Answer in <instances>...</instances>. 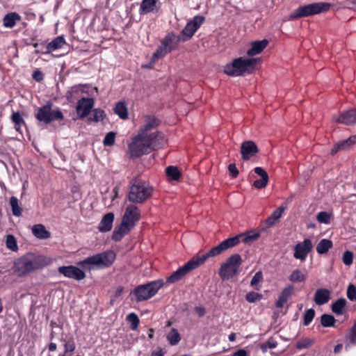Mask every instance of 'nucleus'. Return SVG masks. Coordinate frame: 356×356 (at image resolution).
Wrapping results in <instances>:
<instances>
[{"instance_id":"obj_32","label":"nucleus","mask_w":356,"mask_h":356,"mask_svg":"<svg viewBox=\"0 0 356 356\" xmlns=\"http://www.w3.org/2000/svg\"><path fill=\"white\" fill-rule=\"evenodd\" d=\"M170 52V51L168 50V48L161 42V44L152 55L151 63H155L159 58L164 57Z\"/></svg>"},{"instance_id":"obj_24","label":"nucleus","mask_w":356,"mask_h":356,"mask_svg":"<svg viewBox=\"0 0 356 356\" xmlns=\"http://www.w3.org/2000/svg\"><path fill=\"white\" fill-rule=\"evenodd\" d=\"M180 42L179 36L175 35L171 32L168 33L164 38L161 40V42L168 48V50L172 51L175 49Z\"/></svg>"},{"instance_id":"obj_62","label":"nucleus","mask_w":356,"mask_h":356,"mask_svg":"<svg viewBox=\"0 0 356 356\" xmlns=\"http://www.w3.org/2000/svg\"><path fill=\"white\" fill-rule=\"evenodd\" d=\"M232 356H247V352L243 349H241L235 352Z\"/></svg>"},{"instance_id":"obj_12","label":"nucleus","mask_w":356,"mask_h":356,"mask_svg":"<svg viewBox=\"0 0 356 356\" xmlns=\"http://www.w3.org/2000/svg\"><path fill=\"white\" fill-rule=\"evenodd\" d=\"M204 21L205 17L202 15H196L189 21L181 32V35L184 37L183 40H190Z\"/></svg>"},{"instance_id":"obj_27","label":"nucleus","mask_w":356,"mask_h":356,"mask_svg":"<svg viewBox=\"0 0 356 356\" xmlns=\"http://www.w3.org/2000/svg\"><path fill=\"white\" fill-rule=\"evenodd\" d=\"M65 44V40L63 36H58L46 46L44 54H50L52 51L61 49Z\"/></svg>"},{"instance_id":"obj_8","label":"nucleus","mask_w":356,"mask_h":356,"mask_svg":"<svg viewBox=\"0 0 356 356\" xmlns=\"http://www.w3.org/2000/svg\"><path fill=\"white\" fill-rule=\"evenodd\" d=\"M332 5L327 2H316L298 7L289 16L290 19L307 17L314 15L326 13Z\"/></svg>"},{"instance_id":"obj_42","label":"nucleus","mask_w":356,"mask_h":356,"mask_svg":"<svg viewBox=\"0 0 356 356\" xmlns=\"http://www.w3.org/2000/svg\"><path fill=\"white\" fill-rule=\"evenodd\" d=\"M127 321L130 323L131 329L136 330L138 327L140 320L138 316L135 313L129 314L127 316Z\"/></svg>"},{"instance_id":"obj_44","label":"nucleus","mask_w":356,"mask_h":356,"mask_svg":"<svg viewBox=\"0 0 356 356\" xmlns=\"http://www.w3.org/2000/svg\"><path fill=\"white\" fill-rule=\"evenodd\" d=\"M321 323L325 327H332L335 323V318L332 315L324 314L321 317Z\"/></svg>"},{"instance_id":"obj_55","label":"nucleus","mask_w":356,"mask_h":356,"mask_svg":"<svg viewBox=\"0 0 356 356\" xmlns=\"http://www.w3.org/2000/svg\"><path fill=\"white\" fill-rule=\"evenodd\" d=\"M277 346V341L273 338V337H270L267 341L263 344L262 346V348L263 349H266V348H276Z\"/></svg>"},{"instance_id":"obj_41","label":"nucleus","mask_w":356,"mask_h":356,"mask_svg":"<svg viewBox=\"0 0 356 356\" xmlns=\"http://www.w3.org/2000/svg\"><path fill=\"white\" fill-rule=\"evenodd\" d=\"M166 175L171 179L177 181L181 177V172L179 169L175 166H168L165 169Z\"/></svg>"},{"instance_id":"obj_45","label":"nucleus","mask_w":356,"mask_h":356,"mask_svg":"<svg viewBox=\"0 0 356 356\" xmlns=\"http://www.w3.org/2000/svg\"><path fill=\"white\" fill-rule=\"evenodd\" d=\"M76 348V345L73 339H70L64 343V352L61 355L65 356H70V353L74 352Z\"/></svg>"},{"instance_id":"obj_26","label":"nucleus","mask_w":356,"mask_h":356,"mask_svg":"<svg viewBox=\"0 0 356 356\" xmlns=\"http://www.w3.org/2000/svg\"><path fill=\"white\" fill-rule=\"evenodd\" d=\"M131 227L126 225L122 221L119 227H116L112 234V239L115 241H120L121 239L127 234L131 229Z\"/></svg>"},{"instance_id":"obj_61","label":"nucleus","mask_w":356,"mask_h":356,"mask_svg":"<svg viewBox=\"0 0 356 356\" xmlns=\"http://www.w3.org/2000/svg\"><path fill=\"white\" fill-rule=\"evenodd\" d=\"M151 356H164V352L161 348H158L152 352Z\"/></svg>"},{"instance_id":"obj_48","label":"nucleus","mask_w":356,"mask_h":356,"mask_svg":"<svg viewBox=\"0 0 356 356\" xmlns=\"http://www.w3.org/2000/svg\"><path fill=\"white\" fill-rule=\"evenodd\" d=\"M116 134L113 131H110L104 137L103 143L104 146H112L115 143Z\"/></svg>"},{"instance_id":"obj_9","label":"nucleus","mask_w":356,"mask_h":356,"mask_svg":"<svg viewBox=\"0 0 356 356\" xmlns=\"http://www.w3.org/2000/svg\"><path fill=\"white\" fill-rule=\"evenodd\" d=\"M243 260L240 254H234L222 263L219 269V276L223 280H229L239 273Z\"/></svg>"},{"instance_id":"obj_6","label":"nucleus","mask_w":356,"mask_h":356,"mask_svg":"<svg viewBox=\"0 0 356 356\" xmlns=\"http://www.w3.org/2000/svg\"><path fill=\"white\" fill-rule=\"evenodd\" d=\"M259 236V233H248L245 234H239L234 237L227 238L217 246L212 248L210 250V253H211V254H213L214 257L218 256L227 250L236 246L240 243V241H243L247 244H251L254 241H257Z\"/></svg>"},{"instance_id":"obj_50","label":"nucleus","mask_w":356,"mask_h":356,"mask_svg":"<svg viewBox=\"0 0 356 356\" xmlns=\"http://www.w3.org/2000/svg\"><path fill=\"white\" fill-rule=\"evenodd\" d=\"M315 316V311L314 309H309L305 312L304 315V322L303 324L305 325H308L313 320Z\"/></svg>"},{"instance_id":"obj_59","label":"nucleus","mask_w":356,"mask_h":356,"mask_svg":"<svg viewBox=\"0 0 356 356\" xmlns=\"http://www.w3.org/2000/svg\"><path fill=\"white\" fill-rule=\"evenodd\" d=\"M32 77L36 81H41L43 79V74L38 70L33 72Z\"/></svg>"},{"instance_id":"obj_39","label":"nucleus","mask_w":356,"mask_h":356,"mask_svg":"<svg viewBox=\"0 0 356 356\" xmlns=\"http://www.w3.org/2000/svg\"><path fill=\"white\" fill-rule=\"evenodd\" d=\"M306 280V275L303 274L299 269H296L292 271L289 276V280L293 282H301Z\"/></svg>"},{"instance_id":"obj_46","label":"nucleus","mask_w":356,"mask_h":356,"mask_svg":"<svg viewBox=\"0 0 356 356\" xmlns=\"http://www.w3.org/2000/svg\"><path fill=\"white\" fill-rule=\"evenodd\" d=\"M314 340L309 338H304L299 340L296 343V348L299 350L307 348L314 343Z\"/></svg>"},{"instance_id":"obj_34","label":"nucleus","mask_w":356,"mask_h":356,"mask_svg":"<svg viewBox=\"0 0 356 356\" xmlns=\"http://www.w3.org/2000/svg\"><path fill=\"white\" fill-rule=\"evenodd\" d=\"M332 242L329 239H322L316 246V251L320 254L327 253L332 248Z\"/></svg>"},{"instance_id":"obj_31","label":"nucleus","mask_w":356,"mask_h":356,"mask_svg":"<svg viewBox=\"0 0 356 356\" xmlns=\"http://www.w3.org/2000/svg\"><path fill=\"white\" fill-rule=\"evenodd\" d=\"M284 211V208L282 207H280L277 209H276L270 216H269L266 220V225L268 227H270L273 226L278 220L281 218L283 212Z\"/></svg>"},{"instance_id":"obj_29","label":"nucleus","mask_w":356,"mask_h":356,"mask_svg":"<svg viewBox=\"0 0 356 356\" xmlns=\"http://www.w3.org/2000/svg\"><path fill=\"white\" fill-rule=\"evenodd\" d=\"M158 0H143L140 6V13H149L156 11V3Z\"/></svg>"},{"instance_id":"obj_47","label":"nucleus","mask_w":356,"mask_h":356,"mask_svg":"<svg viewBox=\"0 0 356 356\" xmlns=\"http://www.w3.org/2000/svg\"><path fill=\"white\" fill-rule=\"evenodd\" d=\"M331 214L326 211H321L316 216V220L320 223L328 224L330 223Z\"/></svg>"},{"instance_id":"obj_10","label":"nucleus","mask_w":356,"mask_h":356,"mask_svg":"<svg viewBox=\"0 0 356 356\" xmlns=\"http://www.w3.org/2000/svg\"><path fill=\"white\" fill-rule=\"evenodd\" d=\"M163 280H159L139 285L133 291L137 302L147 300L153 297L163 286Z\"/></svg>"},{"instance_id":"obj_54","label":"nucleus","mask_w":356,"mask_h":356,"mask_svg":"<svg viewBox=\"0 0 356 356\" xmlns=\"http://www.w3.org/2000/svg\"><path fill=\"white\" fill-rule=\"evenodd\" d=\"M6 245L7 247L12 250H17V245L16 243V240L13 235H8L6 238Z\"/></svg>"},{"instance_id":"obj_40","label":"nucleus","mask_w":356,"mask_h":356,"mask_svg":"<svg viewBox=\"0 0 356 356\" xmlns=\"http://www.w3.org/2000/svg\"><path fill=\"white\" fill-rule=\"evenodd\" d=\"M10 204L12 208L13 214L15 216H20L22 215V209L19 207L18 200L16 197H11L10 199Z\"/></svg>"},{"instance_id":"obj_22","label":"nucleus","mask_w":356,"mask_h":356,"mask_svg":"<svg viewBox=\"0 0 356 356\" xmlns=\"http://www.w3.org/2000/svg\"><path fill=\"white\" fill-rule=\"evenodd\" d=\"M254 171L261 177V179L255 180L253 183V186L259 189L265 188L268 181L267 172L261 167H256Z\"/></svg>"},{"instance_id":"obj_35","label":"nucleus","mask_w":356,"mask_h":356,"mask_svg":"<svg viewBox=\"0 0 356 356\" xmlns=\"http://www.w3.org/2000/svg\"><path fill=\"white\" fill-rule=\"evenodd\" d=\"M114 111L121 119L125 120L128 118L127 108L124 102H118L115 104Z\"/></svg>"},{"instance_id":"obj_30","label":"nucleus","mask_w":356,"mask_h":356,"mask_svg":"<svg viewBox=\"0 0 356 356\" xmlns=\"http://www.w3.org/2000/svg\"><path fill=\"white\" fill-rule=\"evenodd\" d=\"M21 20L20 15L17 13H10L3 18V24L5 27L13 28L16 22Z\"/></svg>"},{"instance_id":"obj_56","label":"nucleus","mask_w":356,"mask_h":356,"mask_svg":"<svg viewBox=\"0 0 356 356\" xmlns=\"http://www.w3.org/2000/svg\"><path fill=\"white\" fill-rule=\"evenodd\" d=\"M348 338L349 339L350 341L353 344L356 343V321L355 322L354 325H353L350 333L348 336Z\"/></svg>"},{"instance_id":"obj_3","label":"nucleus","mask_w":356,"mask_h":356,"mask_svg":"<svg viewBox=\"0 0 356 356\" xmlns=\"http://www.w3.org/2000/svg\"><path fill=\"white\" fill-rule=\"evenodd\" d=\"M213 257L214 256L210 253V250L206 254L194 256L183 266L179 268L176 271L168 277L166 279V282L172 284L181 280L191 271L196 269L200 266L203 264L208 258Z\"/></svg>"},{"instance_id":"obj_33","label":"nucleus","mask_w":356,"mask_h":356,"mask_svg":"<svg viewBox=\"0 0 356 356\" xmlns=\"http://www.w3.org/2000/svg\"><path fill=\"white\" fill-rule=\"evenodd\" d=\"M159 125V120L154 116H147L145 120V124L139 132L147 133V131Z\"/></svg>"},{"instance_id":"obj_23","label":"nucleus","mask_w":356,"mask_h":356,"mask_svg":"<svg viewBox=\"0 0 356 356\" xmlns=\"http://www.w3.org/2000/svg\"><path fill=\"white\" fill-rule=\"evenodd\" d=\"M293 286L290 285L285 288H284L275 302V307L277 308H282L284 305V304L288 301V300L290 298L291 295L293 293Z\"/></svg>"},{"instance_id":"obj_14","label":"nucleus","mask_w":356,"mask_h":356,"mask_svg":"<svg viewBox=\"0 0 356 356\" xmlns=\"http://www.w3.org/2000/svg\"><path fill=\"white\" fill-rule=\"evenodd\" d=\"M58 271L65 277L78 281L82 280L86 277V273L83 270L72 265L60 266L58 268Z\"/></svg>"},{"instance_id":"obj_15","label":"nucleus","mask_w":356,"mask_h":356,"mask_svg":"<svg viewBox=\"0 0 356 356\" xmlns=\"http://www.w3.org/2000/svg\"><path fill=\"white\" fill-rule=\"evenodd\" d=\"M140 212L138 208L136 206L131 204L126 208L122 221L126 225L134 228L136 223L140 220Z\"/></svg>"},{"instance_id":"obj_28","label":"nucleus","mask_w":356,"mask_h":356,"mask_svg":"<svg viewBox=\"0 0 356 356\" xmlns=\"http://www.w3.org/2000/svg\"><path fill=\"white\" fill-rule=\"evenodd\" d=\"M33 234L39 239H47L51 236V234L42 224H37L32 227Z\"/></svg>"},{"instance_id":"obj_60","label":"nucleus","mask_w":356,"mask_h":356,"mask_svg":"<svg viewBox=\"0 0 356 356\" xmlns=\"http://www.w3.org/2000/svg\"><path fill=\"white\" fill-rule=\"evenodd\" d=\"M195 311L200 317L203 316L206 313L205 308L201 306L195 307Z\"/></svg>"},{"instance_id":"obj_11","label":"nucleus","mask_w":356,"mask_h":356,"mask_svg":"<svg viewBox=\"0 0 356 356\" xmlns=\"http://www.w3.org/2000/svg\"><path fill=\"white\" fill-rule=\"evenodd\" d=\"M35 118L44 124H49L54 120H63V113L57 109L52 110L51 104H47L38 109L35 114Z\"/></svg>"},{"instance_id":"obj_36","label":"nucleus","mask_w":356,"mask_h":356,"mask_svg":"<svg viewBox=\"0 0 356 356\" xmlns=\"http://www.w3.org/2000/svg\"><path fill=\"white\" fill-rule=\"evenodd\" d=\"M346 305V300L344 298H339L332 304V311L337 315H341L343 312Z\"/></svg>"},{"instance_id":"obj_52","label":"nucleus","mask_w":356,"mask_h":356,"mask_svg":"<svg viewBox=\"0 0 356 356\" xmlns=\"http://www.w3.org/2000/svg\"><path fill=\"white\" fill-rule=\"evenodd\" d=\"M342 260L346 266H350L353 261V253L349 250L345 251L343 254Z\"/></svg>"},{"instance_id":"obj_19","label":"nucleus","mask_w":356,"mask_h":356,"mask_svg":"<svg viewBox=\"0 0 356 356\" xmlns=\"http://www.w3.org/2000/svg\"><path fill=\"white\" fill-rule=\"evenodd\" d=\"M331 298L330 290L324 288L318 289L314 293V300L318 305H323L327 303Z\"/></svg>"},{"instance_id":"obj_5","label":"nucleus","mask_w":356,"mask_h":356,"mask_svg":"<svg viewBox=\"0 0 356 356\" xmlns=\"http://www.w3.org/2000/svg\"><path fill=\"white\" fill-rule=\"evenodd\" d=\"M258 59L239 57L224 67L225 74L232 76H238L245 73H251L255 69Z\"/></svg>"},{"instance_id":"obj_37","label":"nucleus","mask_w":356,"mask_h":356,"mask_svg":"<svg viewBox=\"0 0 356 356\" xmlns=\"http://www.w3.org/2000/svg\"><path fill=\"white\" fill-rule=\"evenodd\" d=\"M167 340L171 346H175L179 343L181 340V336L178 330L172 328L170 332L166 336Z\"/></svg>"},{"instance_id":"obj_64","label":"nucleus","mask_w":356,"mask_h":356,"mask_svg":"<svg viewBox=\"0 0 356 356\" xmlns=\"http://www.w3.org/2000/svg\"><path fill=\"white\" fill-rule=\"evenodd\" d=\"M57 348V346L55 343H50L48 346V349L50 352L55 351Z\"/></svg>"},{"instance_id":"obj_18","label":"nucleus","mask_w":356,"mask_h":356,"mask_svg":"<svg viewBox=\"0 0 356 356\" xmlns=\"http://www.w3.org/2000/svg\"><path fill=\"white\" fill-rule=\"evenodd\" d=\"M335 120L337 122L346 125L356 123V110L352 109L344 111L341 113L337 118H336Z\"/></svg>"},{"instance_id":"obj_51","label":"nucleus","mask_w":356,"mask_h":356,"mask_svg":"<svg viewBox=\"0 0 356 356\" xmlns=\"http://www.w3.org/2000/svg\"><path fill=\"white\" fill-rule=\"evenodd\" d=\"M346 295L350 301H356V286L354 284L348 285Z\"/></svg>"},{"instance_id":"obj_53","label":"nucleus","mask_w":356,"mask_h":356,"mask_svg":"<svg viewBox=\"0 0 356 356\" xmlns=\"http://www.w3.org/2000/svg\"><path fill=\"white\" fill-rule=\"evenodd\" d=\"M261 297L262 296L261 294L252 291L246 294L245 299L249 302H254L256 301L259 300L261 298Z\"/></svg>"},{"instance_id":"obj_7","label":"nucleus","mask_w":356,"mask_h":356,"mask_svg":"<svg viewBox=\"0 0 356 356\" xmlns=\"http://www.w3.org/2000/svg\"><path fill=\"white\" fill-rule=\"evenodd\" d=\"M153 191L149 183L143 180H135L130 187L128 199L133 203H143L152 196Z\"/></svg>"},{"instance_id":"obj_43","label":"nucleus","mask_w":356,"mask_h":356,"mask_svg":"<svg viewBox=\"0 0 356 356\" xmlns=\"http://www.w3.org/2000/svg\"><path fill=\"white\" fill-rule=\"evenodd\" d=\"M86 85H76L71 88L70 90L67 93V98H75V95H78L79 92H84L85 88H87Z\"/></svg>"},{"instance_id":"obj_17","label":"nucleus","mask_w":356,"mask_h":356,"mask_svg":"<svg viewBox=\"0 0 356 356\" xmlns=\"http://www.w3.org/2000/svg\"><path fill=\"white\" fill-rule=\"evenodd\" d=\"M94 106V100L92 98L83 97L77 102L76 110L80 118H84L90 112Z\"/></svg>"},{"instance_id":"obj_21","label":"nucleus","mask_w":356,"mask_h":356,"mask_svg":"<svg viewBox=\"0 0 356 356\" xmlns=\"http://www.w3.org/2000/svg\"><path fill=\"white\" fill-rule=\"evenodd\" d=\"M113 220L114 214L113 213L105 214L99 224L98 230L100 232H109L112 229Z\"/></svg>"},{"instance_id":"obj_4","label":"nucleus","mask_w":356,"mask_h":356,"mask_svg":"<svg viewBox=\"0 0 356 356\" xmlns=\"http://www.w3.org/2000/svg\"><path fill=\"white\" fill-rule=\"evenodd\" d=\"M115 259V254L109 250L103 252L80 261L77 265L90 270L94 268H104L111 266Z\"/></svg>"},{"instance_id":"obj_1","label":"nucleus","mask_w":356,"mask_h":356,"mask_svg":"<svg viewBox=\"0 0 356 356\" xmlns=\"http://www.w3.org/2000/svg\"><path fill=\"white\" fill-rule=\"evenodd\" d=\"M165 136L161 132L152 134L138 132L129 145L130 156L138 158L160 148L165 143Z\"/></svg>"},{"instance_id":"obj_57","label":"nucleus","mask_w":356,"mask_h":356,"mask_svg":"<svg viewBox=\"0 0 356 356\" xmlns=\"http://www.w3.org/2000/svg\"><path fill=\"white\" fill-rule=\"evenodd\" d=\"M262 279H263L262 273L261 271L257 272L251 280V282H250L251 286L256 285L259 282H261L262 280Z\"/></svg>"},{"instance_id":"obj_25","label":"nucleus","mask_w":356,"mask_h":356,"mask_svg":"<svg viewBox=\"0 0 356 356\" xmlns=\"http://www.w3.org/2000/svg\"><path fill=\"white\" fill-rule=\"evenodd\" d=\"M268 44V41L266 39L252 42L247 54L250 56L259 54L267 47Z\"/></svg>"},{"instance_id":"obj_16","label":"nucleus","mask_w":356,"mask_h":356,"mask_svg":"<svg viewBox=\"0 0 356 356\" xmlns=\"http://www.w3.org/2000/svg\"><path fill=\"white\" fill-rule=\"evenodd\" d=\"M259 152L256 143L252 140H247L241 145V154L243 160L248 161Z\"/></svg>"},{"instance_id":"obj_2","label":"nucleus","mask_w":356,"mask_h":356,"mask_svg":"<svg viewBox=\"0 0 356 356\" xmlns=\"http://www.w3.org/2000/svg\"><path fill=\"white\" fill-rule=\"evenodd\" d=\"M52 262V259L41 254L27 253L16 259L12 267L13 274L18 277H25L42 269Z\"/></svg>"},{"instance_id":"obj_20","label":"nucleus","mask_w":356,"mask_h":356,"mask_svg":"<svg viewBox=\"0 0 356 356\" xmlns=\"http://www.w3.org/2000/svg\"><path fill=\"white\" fill-rule=\"evenodd\" d=\"M355 144H356V136H352L348 139L342 140L334 145L331 150V154L334 155L339 151L348 149Z\"/></svg>"},{"instance_id":"obj_38","label":"nucleus","mask_w":356,"mask_h":356,"mask_svg":"<svg viewBox=\"0 0 356 356\" xmlns=\"http://www.w3.org/2000/svg\"><path fill=\"white\" fill-rule=\"evenodd\" d=\"M11 120L15 123V128L17 131L21 132V125L25 124V122L19 112H13Z\"/></svg>"},{"instance_id":"obj_49","label":"nucleus","mask_w":356,"mask_h":356,"mask_svg":"<svg viewBox=\"0 0 356 356\" xmlns=\"http://www.w3.org/2000/svg\"><path fill=\"white\" fill-rule=\"evenodd\" d=\"M106 117L105 112L99 108H96L93 111L92 117L90 119L95 122L102 121Z\"/></svg>"},{"instance_id":"obj_13","label":"nucleus","mask_w":356,"mask_h":356,"mask_svg":"<svg viewBox=\"0 0 356 356\" xmlns=\"http://www.w3.org/2000/svg\"><path fill=\"white\" fill-rule=\"evenodd\" d=\"M312 248V241L309 238H305L302 242H299L294 246L293 257L296 259L304 261Z\"/></svg>"},{"instance_id":"obj_63","label":"nucleus","mask_w":356,"mask_h":356,"mask_svg":"<svg viewBox=\"0 0 356 356\" xmlns=\"http://www.w3.org/2000/svg\"><path fill=\"white\" fill-rule=\"evenodd\" d=\"M124 291V287L122 286H120L117 288L116 291H115V297H119L122 295V293H123Z\"/></svg>"},{"instance_id":"obj_58","label":"nucleus","mask_w":356,"mask_h":356,"mask_svg":"<svg viewBox=\"0 0 356 356\" xmlns=\"http://www.w3.org/2000/svg\"><path fill=\"white\" fill-rule=\"evenodd\" d=\"M229 172L233 178H236L238 175V170L235 163H230L228 166Z\"/></svg>"}]
</instances>
